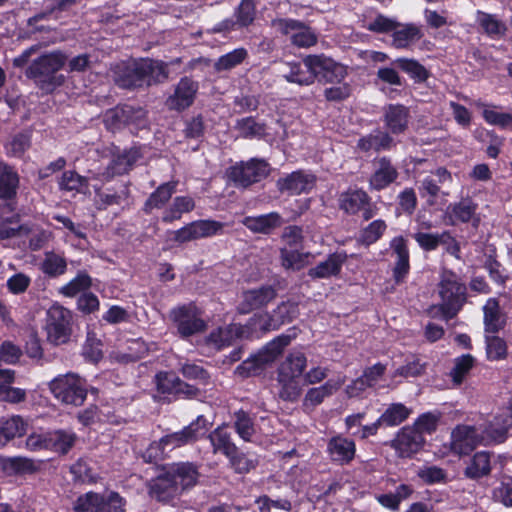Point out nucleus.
<instances>
[{
	"label": "nucleus",
	"mask_w": 512,
	"mask_h": 512,
	"mask_svg": "<svg viewBox=\"0 0 512 512\" xmlns=\"http://www.w3.org/2000/svg\"><path fill=\"white\" fill-rule=\"evenodd\" d=\"M420 28L414 24L400 25L394 30L392 44L395 48H407L422 38Z\"/></svg>",
	"instance_id": "nucleus-37"
},
{
	"label": "nucleus",
	"mask_w": 512,
	"mask_h": 512,
	"mask_svg": "<svg viewBox=\"0 0 512 512\" xmlns=\"http://www.w3.org/2000/svg\"><path fill=\"white\" fill-rule=\"evenodd\" d=\"M346 260L347 254L345 252L330 254L326 260L309 269L308 275L312 279H325L337 276L340 274L342 266Z\"/></svg>",
	"instance_id": "nucleus-29"
},
{
	"label": "nucleus",
	"mask_w": 512,
	"mask_h": 512,
	"mask_svg": "<svg viewBox=\"0 0 512 512\" xmlns=\"http://www.w3.org/2000/svg\"><path fill=\"white\" fill-rule=\"evenodd\" d=\"M477 20L485 32L491 36H500L506 29L505 25L491 14L479 12Z\"/></svg>",
	"instance_id": "nucleus-61"
},
{
	"label": "nucleus",
	"mask_w": 512,
	"mask_h": 512,
	"mask_svg": "<svg viewBox=\"0 0 512 512\" xmlns=\"http://www.w3.org/2000/svg\"><path fill=\"white\" fill-rule=\"evenodd\" d=\"M274 26L281 33L288 35L291 42L301 48H308L317 42L316 34L303 23L285 19L274 22Z\"/></svg>",
	"instance_id": "nucleus-16"
},
{
	"label": "nucleus",
	"mask_w": 512,
	"mask_h": 512,
	"mask_svg": "<svg viewBox=\"0 0 512 512\" xmlns=\"http://www.w3.org/2000/svg\"><path fill=\"white\" fill-rule=\"evenodd\" d=\"M247 56V51L244 48H237L233 51L221 56L215 63L214 67L217 71L230 70L240 63Z\"/></svg>",
	"instance_id": "nucleus-57"
},
{
	"label": "nucleus",
	"mask_w": 512,
	"mask_h": 512,
	"mask_svg": "<svg viewBox=\"0 0 512 512\" xmlns=\"http://www.w3.org/2000/svg\"><path fill=\"white\" fill-rule=\"evenodd\" d=\"M129 113H132L129 109V105L108 110L104 116L106 128L115 132L123 127H127V115L129 116Z\"/></svg>",
	"instance_id": "nucleus-48"
},
{
	"label": "nucleus",
	"mask_w": 512,
	"mask_h": 512,
	"mask_svg": "<svg viewBox=\"0 0 512 512\" xmlns=\"http://www.w3.org/2000/svg\"><path fill=\"white\" fill-rule=\"evenodd\" d=\"M276 297V291L272 286H263L244 291L239 304L240 313L246 314L254 309L267 305Z\"/></svg>",
	"instance_id": "nucleus-22"
},
{
	"label": "nucleus",
	"mask_w": 512,
	"mask_h": 512,
	"mask_svg": "<svg viewBox=\"0 0 512 512\" xmlns=\"http://www.w3.org/2000/svg\"><path fill=\"white\" fill-rule=\"evenodd\" d=\"M75 512H103L105 510V496L95 492L80 495L73 504Z\"/></svg>",
	"instance_id": "nucleus-40"
},
{
	"label": "nucleus",
	"mask_w": 512,
	"mask_h": 512,
	"mask_svg": "<svg viewBox=\"0 0 512 512\" xmlns=\"http://www.w3.org/2000/svg\"><path fill=\"white\" fill-rule=\"evenodd\" d=\"M385 123L393 134L405 131L408 123V111L401 105H390L385 112Z\"/></svg>",
	"instance_id": "nucleus-38"
},
{
	"label": "nucleus",
	"mask_w": 512,
	"mask_h": 512,
	"mask_svg": "<svg viewBox=\"0 0 512 512\" xmlns=\"http://www.w3.org/2000/svg\"><path fill=\"white\" fill-rule=\"evenodd\" d=\"M157 391L163 395H173L183 392L184 384L170 372H160L155 376Z\"/></svg>",
	"instance_id": "nucleus-44"
},
{
	"label": "nucleus",
	"mask_w": 512,
	"mask_h": 512,
	"mask_svg": "<svg viewBox=\"0 0 512 512\" xmlns=\"http://www.w3.org/2000/svg\"><path fill=\"white\" fill-rule=\"evenodd\" d=\"M310 253H303L295 249H289L288 247L281 248V263L286 269L300 270L310 262Z\"/></svg>",
	"instance_id": "nucleus-45"
},
{
	"label": "nucleus",
	"mask_w": 512,
	"mask_h": 512,
	"mask_svg": "<svg viewBox=\"0 0 512 512\" xmlns=\"http://www.w3.org/2000/svg\"><path fill=\"white\" fill-rule=\"evenodd\" d=\"M490 455L487 452L476 453L470 464L465 469V475L471 479H477L490 473Z\"/></svg>",
	"instance_id": "nucleus-46"
},
{
	"label": "nucleus",
	"mask_w": 512,
	"mask_h": 512,
	"mask_svg": "<svg viewBox=\"0 0 512 512\" xmlns=\"http://www.w3.org/2000/svg\"><path fill=\"white\" fill-rule=\"evenodd\" d=\"M475 106L483 109V118L490 125H495L504 128L512 123V115L509 113L498 112L495 109L490 108L481 102H476Z\"/></svg>",
	"instance_id": "nucleus-54"
},
{
	"label": "nucleus",
	"mask_w": 512,
	"mask_h": 512,
	"mask_svg": "<svg viewBox=\"0 0 512 512\" xmlns=\"http://www.w3.org/2000/svg\"><path fill=\"white\" fill-rule=\"evenodd\" d=\"M104 153L103 163L95 169L94 173L101 183L110 180L115 175L127 173L139 158L137 150L120 151L114 145L106 147Z\"/></svg>",
	"instance_id": "nucleus-5"
},
{
	"label": "nucleus",
	"mask_w": 512,
	"mask_h": 512,
	"mask_svg": "<svg viewBox=\"0 0 512 512\" xmlns=\"http://www.w3.org/2000/svg\"><path fill=\"white\" fill-rule=\"evenodd\" d=\"M27 430L28 422L19 415L0 418V449L11 440L24 436Z\"/></svg>",
	"instance_id": "nucleus-27"
},
{
	"label": "nucleus",
	"mask_w": 512,
	"mask_h": 512,
	"mask_svg": "<svg viewBox=\"0 0 512 512\" xmlns=\"http://www.w3.org/2000/svg\"><path fill=\"white\" fill-rule=\"evenodd\" d=\"M485 435V440L492 443H502L506 440L509 429L512 427V415L503 409L497 413L493 420L486 424H480Z\"/></svg>",
	"instance_id": "nucleus-19"
},
{
	"label": "nucleus",
	"mask_w": 512,
	"mask_h": 512,
	"mask_svg": "<svg viewBox=\"0 0 512 512\" xmlns=\"http://www.w3.org/2000/svg\"><path fill=\"white\" fill-rule=\"evenodd\" d=\"M209 440L213 447V452L222 453L227 458L236 453L237 447L231 440V434L226 427H218L209 434Z\"/></svg>",
	"instance_id": "nucleus-36"
},
{
	"label": "nucleus",
	"mask_w": 512,
	"mask_h": 512,
	"mask_svg": "<svg viewBox=\"0 0 512 512\" xmlns=\"http://www.w3.org/2000/svg\"><path fill=\"white\" fill-rule=\"evenodd\" d=\"M234 426L241 439L247 442L252 441L255 428L252 419L245 412L240 411L236 413Z\"/></svg>",
	"instance_id": "nucleus-60"
},
{
	"label": "nucleus",
	"mask_w": 512,
	"mask_h": 512,
	"mask_svg": "<svg viewBox=\"0 0 512 512\" xmlns=\"http://www.w3.org/2000/svg\"><path fill=\"white\" fill-rule=\"evenodd\" d=\"M346 377L338 375L326 381L323 385L310 388L303 399V406L306 409H313L320 405L325 398L333 395L345 383Z\"/></svg>",
	"instance_id": "nucleus-20"
},
{
	"label": "nucleus",
	"mask_w": 512,
	"mask_h": 512,
	"mask_svg": "<svg viewBox=\"0 0 512 512\" xmlns=\"http://www.w3.org/2000/svg\"><path fill=\"white\" fill-rule=\"evenodd\" d=\"M67 268L66 260L53 252H48L42 263V270L45 274L56 277L65 273Z\"/></svg>",
	"instance_id": "nucleus-53"
},
{
	"label": "nucleus",
	"mask_w": 512,
	"mask_h": 512,
	"mask_svg": "<svg viewBox=\"0 0 512 512\" xmlns=\"http://www.w3.org/2000/svg\"><path fill=\"white\" fill-rule=\"evenodd\" d=\"M281 326V321L276 320L274 313H259L255 314L250 320L248 325L244 327L251 331V337L258 332H266L276 330Z\"/></svg>",
	"instance_id": "nucleus-43"
},
{
	"label": "nucleus",
	"mask_w": 512,
	"mask_h": 512,
	"mask_svg": "<svg viewBox=\"0 0 512 512\" xmlns=\"http://www.w3.org/2000/svg\"><path fill=\"white\" fill-rule=\"evenodd\" d=\"M340 207L346 213L356 214L369 203V197L363 190H350L340 196Z\"/></svg>",
	"instance_id": "nucleus-39"
},
{
	"label": "nucleus",
	"mask_w": 512,
	"mask_h": 512,
	"mask_svg": "<svg viewBox=\"0 0 512 512\" xmlns=\"http://www.w3.org/2000/svg\"><path fill=\"white\" fill-rule=\"evenodd\" d=\"M418 478L427 485L445 484L448 480L447 473L438 466H423L417 471Z\"/></svg>",
	"instance_id": "nucleus-52"
},
{
	"label": "nucleus",
	"mask_w": 512,
	"mask_h": 512,
	"mask_svg": "<svg viewBox=\"0 0 512 512\" xmlns=\"http://www.w3.org/2000/svg\"><path fill=\"white\" fill-rule=\"evenodd\" d=\"M486 353L489 360L498 361L507 356V344L498 336L486 337Z\"/></svg>",
	"instance_id": "nucleus-58"
},
{
	"label": "nucleus",
	"mask_w": 512,
	"mask_h": 512,
	"mask_svg": "<svg viewBox=\"0 0 512 512\" xmlns=\"http://www.w3.org/2000/svg\"><path fill=\"white\" fill-rule=\"evenodd\" d=\"M65 63L66 56L60 51L42 54L30 63L26 76L34 79L42 90L51 92L64 82V76L57 72Z\"/></svg>",
	"instance_id": "nucleus-2"
},
{
	"label": "nucleus",
	"mask_w": 512,
	"mask_h": 512,
	"mask_svg": "<svg viewBox=\"0 0 512 512\" xmlns=\"http://www.w3.org/2000/svg\"><path fill=\"white\" fill-rule=\"evenodd\" d=\"M391 258H393L392 276L396 284L405 281L410 271V254L408 241L403 236H396L389 243Z\"/></svg>",
	"instance_id": "nucleus-14"
},
{
	"label": "nucleus",
	"mask_w": 512,
	"mask_h": 512,
	"mask_svg": "<svg viewBox=\"0 0 512 512\" xmlns=\"http://www.w3.org/2000/svg\"><path fill=\"white\" fill-rule=\"evenodd\" d=\"M169 317L183 338L201 333L207 327L200 311L193 305L176 307L170 311Z\"/></svg>",
	"instance_id": "nucleus-8"
},
{
	"label": "nucleus",
	"mask_w": 512,
	"mask_h": 512,
	"mask_svg": "<svg viewBox=\"0 0 512 512\" xmlns=\"http://www.w3.org/2000/svg\"><path fill=\"white\" fill-rule=\"evenodd\" d=\"M50 444V431L31 433L25 442L26 448L30 451L50 450Z\"/></svg>",
	"instance_id": "nucleus-64"
},
{
	"label": "nucleus",
	"mask_w": 512,
	"mask_h": 512,
	"mask_svg": "<svg viewBox=\"0 0 512 512\" xmlns=\"http://www.w3.org/2000/svg\"><path fill=\"white\" fill-rule=\"evenodd\" d=\"M251 331L246 329L240 324H231L224 328H218L213 331L208 337V344L212 345L216 349L226 347L236 339L250 338Z\"/></svg>",
	"instance_id": "nucleus-24"
},
{
	"label": "nucleus",
	"mask_w": 512,
	"mask_h": 512,
	"mask_svg": "<svg viewBox=\"0 0 512 512\" xmlns=\"http://www.w3.org/2000/svg\"><path fill=\"white\" fill-rule=\"evenodd\" d=\"M179 492L195 486L199 479V472L196 465L191 462L173 463L168 467Z\"/></svg>",
	"instance_id": "nucleus-25"
},
{
	"label": "nucleus",
	"mask_w": 512,
	"mask_h": 512,
	"mask_svg": "<svg viewBox=\"0 0 512 512\" xmlns=\"http://www.w3.org/2000/svg\"><path fill=\"white\" fill-rule=\"evenodd\" d=\"M197 90L196 82L187 77L182 78L176 86L174 94L168 98L167 105L171 109L184 110L193 103Z\"/></svg>",
	"instance_id": "nucleus-26"
},
{
	"label": "nucleus",
	"mask_w": 512,
	"mask_h": 512,
	"mask_svg": "<svg viewBox=\"0 0 512 512\" xmlns=\"http://www.w3.org/2000/svg\"><path fill=\"white\" fill-rule=\"evenodd\" d=\"M176 182H167L160 185L155 192H153L145 203L146 211L154 208H161L172 196L176 190Z\"/></svg>",
	"instance_id": "nucleus-47"
},
{
	"label": "nucleus",
	"mask_w": 512,
	"mask_h": 512,
	"mask_svg": "<svg viewBox=\"0 0 512 512\" xmlns=\"http://www.w3.org/2000/svg\"><path fill=\"white\" fill-rule=\"evenodd\" d=\"M94 170L89 171V175L83 177L74 171H66L63 173L59 182L60 188L68 191H76L79 193H90L89 182L99 181L98 177L94 175Z\"/></svg>",
	"instance_id": "nucleus-35"
},
{
	"label": "nucleus",
	"mask_w": 512,
	"mask_h": 512,
	"mask_svg": "<svg viewBox=\"0 0 512 512\" xmlns=\"http://www.w3.org/2000/svg\"><path fill=\"white\" fill-rule=\"evenodd\" d=\"M410 413L411 410L402 403H394L379 418L387 426H396L405 421Z\"/></svg>",
	"instance_id": "nucleus-49"
},
{
	"label": "nucleus",
	"mask_w": 512,
	"mask_h": 512,
	"mask_svg": "<svg viewBox=\"0 0 512 512\" xmlns=\"http://www.w3.org/2000/svg\"><path fill=\"white\" fill-rule=\"evenodd\" d=\"M438 295L441 299L439 305L430 309V314H441L445 320L453 318L466 302V285L458 275L451 270H443L437 285Z\"/></svg>",
	"instance_id": "nucleus-1"
},
{
	"label": "nucleus",
	"mask_w": 512,
	"mask_h": 512,
	"mask_svg": "<svg viewBox=\"0 0 512 512\" xmlns=\"http://www.w3.org/2000/svg\"><path fill=\"white\" fill-rule=\"evenodd\" d=\"M166 78V65L163 62L140 59L130 62L123 74L118 76L117 82L123 88H132L161 82Z\"/></svg>",
	"instance_id": "nucleus-3"
},
{
	"label": "nucleus",
	"mask_w": 512,
	"mask_h": 512,
	"mask_svg": "<svg viewBox=\"0 0 512 512\" xmlns=\"http://www.w3.org/2000/svg\"><path fill=\"white\" fill-rule=\"evenodd\" d=\"M478 445H489L480 425H459L451 433V449L459 455L468 454Z\"/></svg>",
	"instance_id": "nucleus-10"
},
{
	"label": "nucleus",
	"mask_w": 512,
	"mask_h": 512,
	"mask_svg": "<svg viewBox=\"0 0 512 512\" xmlns=\"http://www.w3.org/2000/svg\"><path fill=\"white\" fill-rule=\"evenodd\" d=\"M327 453L333 462L341 465L348 464L355 456L356 445L353 440L336 435L328 441Z\"/></svg>",
	"instance_id": "nucleus-23"
},
{
	"label": "nucleus",
	"mask_w": 512,
	"mask_h": 512,
	"mask_svg": "<svg viewBox=\"0 0 512 512\" xmlns=\"http://www.w3.org/2000/svg\"><path fill=\"white\" fill-rule=\"evenodd\" d=\"M195 207L194 200L189 196L174 198L170 207L164 212L162 220L170 223L182 217V214L192 211Z\"/></svg>",
	"instance_id": "nucleus-42"
},
{
	"label": "nucleus",
	"mask_w": 512,
	"mask_h": 512,
	"mask_svg": "<svg viewBox=\"0 0 512 512\" xmlns=\"http://www.w3.org/2000/svg\"><path fill=\"white\" fill-rule=\"evenodd\" d=\"M476 210V203L470 198H463L459 202L449 204L445 210L444 217L450 225L472 222L473 226L477 227L480 223V217Z\"/></svg>",
	"instance_id": "nucleus-17"
},
{
	"label": "nucleus",
	"mask_w": 512,
	"mask_h": 512,
	"mask_svg": "<svg viewBox=\"0 0 512 512\" xmlns=\"http://www.w3.org/2000/svg\"><path fill=\"white\" fill-rule=\"evenodd\" d=\"M225 224L215 220H198L173 232L176 242L184 243L201 238L222 234Z\"/></svg>",
	"instance_id": "nucleus-11"
},
{
	"label": "nucleus",
	"mask_w": 512,
	"mask_h": 512,
	"mask_svg": "<svg viewBox=\"0 0 512 512\" xmlns=\"http://www.w3.org/2000/svg\"><path fill=\"white\" fill-rule=\"evenodd\" d=\"M289 343V336H279L275 338L257 354L243 361L236 368V373L243 377L259 374L267 365L276 360Z\"/></svg>",
	"instance_id": "nucleus-6"
},
{
	"label": "nucleus",
	"mask_w": 512,
	"mask_h": 512,
	"mask_svg": "<svg viewBox=\"0 0 512 512\" xmlns=\"http://www.w3.org/2000/svg\"><path fill=\"white\" fill-rule=\"evenodd\" d=\"M207 420L203 416H198L197 419L184 427L181 431L165 435L163 438L169 452L172 450L191 444L207 432Z\"/></svg>",
	"instance_id": "nucleus-13"
},
{
	"label": "nucleus",
	"mask_w": 512,
	"mask_h": 512,
	"mask_svg": "<svg viewBox=\"0 0 512 512\" xmlns=\"http://www.w3.org/2000/svg\"><path fill=\"white\" fill-rule=\"evenodd\" d=\"M276 74L289 83L298 85H311L313 83V74L305 68L304 63L296 61H283L276 64Z\"/></svg>",
	"instance_id": "nucleus-21"
},
{
	"label": "nucleus",
	"mask_w": 512,
	"mask_h": 512,
	"mask_svg": "<svg viewBox=\"0 0 512 512\" xmlns=\"http://www.w3.org/2000/svg\"><path fill=\"white\" fill-rule=\"evenodd\" d=\"M425 438L412 426H405L398 431L392 441V447L400 457L409 458L424 446Z\"/></svg>",
	"instance_id": "nucleus-15"
},
{
	"label": "nucleus",
	"mask_w": 512,
	"mask_h": 512,
	"mask_svg": "<svg viewBox=\"0 0 512 512\" xmlns=\"http://www.w3.org/2000/svg\"><path fill=\"white\" fill-rule=\"evenodd\" d=\"M307 366V358L301 352L290 353L278 369V379H298Z\"/></svg>",
	"instance_id": "nucleus-32"
},
{
	"label": "nucleus",
	"mask_w": 512,
	"mask_h": 512,
	"mask_svg": "<svg viewBox=\"0 0 512 512\" xmlns=\"http://www.w3.org/2000/svg\"><path fill=\"white\" fill-rule=\"evenodd\" d=\"M91 286V278L86 273H79L70 282L61 288V293L68 297H73L79 292Z\"/></svg>",
	"instance_id": "nucleus-62"
},
{
	"label": "nucleus",
	"mask_w": 512,
	"mask_h": 512,
	"mask_svg": "<svg viewBox=\"0 0 512 512\" xmlns=\"http://www.w3.org/2000/svg\"><path fill=\"white\" fill-rule=\"evenodd\" d=\"M315 183V175L299 170L278 179L277 186L281 192L299 195L309 193L314 188Z\"/></svg>",
	"instance_id": "nucleus-18"
},
{
	"label": "nucleus",
	"mask_w": 512,
	"mask_h": 512,
	"mask_svg": "<svg viewBox=\"0 0 512 512\" xmlns=\"http://www.w3.org/2000/svg\"><path fill=\"white\" fill-rule=\"evenodd\" d=\"M399 23L390 17L384 16L382 14L377 15L375 18L366 22L364 27L375 33H389L398 28Z\"/></svg>",
	"instance_id": "nucleus-59"
},
{
	"label": "nucleus",
	"mask_w": 512,
	"mask_h": 512,
	"mask_svg": "<svg viewBox=\"0 0 512 512\" xmlns=\"http://www.w3.org/2000/svg\"><path fill=\"white\" fill-rule=\"evenodd\" d=\"M483 322L486 333H496L504 328L506 316L496 298H489L483 308Z\"/></svg>",
	"instance_id": "nucleus-31"
},
{
	"label": "nucleus",
	"mask_w": 512,
	"mask_h": 512,
	"mask_svg": "<svg viewBox=\"0 0 512 512\" xmlns=\"http://www.w3.org/2000/svg\"><path fill=\"white\" fill-rule=\"evenodd\" d=\"M71 312L59 304L52 305L46 315L47 340L55 345L66 343L71 336Z\"/></svg>",
	"instance_id": "nucleus-7"
},
{
	"label": "nucleus",
	"mask_w": 512,
	"mask_h": 512,
	"mask_svg": "<svg viewBox=\"0 0 512 512\" xmlns=\"http://www.w3.org/2000/svg\"><path fill=\"white\" fill-rule=\"evenodd\" d=\"M284 223L283 218L277 212H271L259 216H248L242 220V224L254 233L269 234Z\"/></svg>",
	"instance_id": "nucleus-30"
},
{
	"label": "nucleus",
	"mask_w": 512,
	"mask_h": 512,
	"mask_svg": "<svg viewBox=\"0 0 512 512\" xmlns=\"http://www.w3.org/2000/svg\"><path fill=\"white\" fill-rule=\"evenodd\" d=\"M398 176L397 170L386 158H381L377 162L376 169L370 178V186L375 190L386 188L396 180Z\"/></svg>",
	"instance_id": "nucleus-34"
},
{
	"label": "nucleus",
	"mask_w": 512,
	"mask_h": 512,
	"mask_svg": "<svg viewBox=\"0 0 512 512\" xmlns=\"http://www.w3.org/2000/svg\"><path fill=\"white\" fill-rule=\"evenodd\" d=\"M440 418L441 413L439 412H426L415 420L412 427L417 429L422 436L423 434H432L436 431Z\"/></svg>",
	"instance_id": "nucleus-55"
},
{
	"label": "nucleus",
	"mask_w": 512,
	"mask_h": 512,
	"mask_svg": "<svg viewBox=\"0 0 512 512\" xmlns=\"http://www.w3.org/2000/svg\"><path fill=\"white\" fill-rule=\"evenodd\" d=\"M386 224L383 220H375L370 223L361 233L360 240L366 245L375 243L386 230Z\"/></svg>",
	"instance_id": "nucleus-63"
},
{
	"label": "nucleus",
	"mask_w": 512,
	"mask_h": 512,
	"mask_svg": "<svg viewBox=\"0 0 512 512\" xmlns=\"http://www.w3.org/2000/svg\"><path fill=\"white\" fill-rule=\"evenodd\" d=\"M269 173V166L264 160L252 159L246 163L235 165L228 171V177L237 185L246 187L258 182Z\"/></svg>",
	"instance_id": "nucleus-12"
},
{
	"label": "nucleus",
	"mask_w": 512,
	"mask_h": 512,
	"mask_svg": "<svg viewBox=\"0 0 512 512\" xmlns=\"http://www.w3.org/2000/svg\"><path fill=\"white\" fill-rule=\"evenodd\" d=\"M394 63L416 81H424L428 76L427 70L414 59L398 58Z\"/></svg>",
	"instance_id": "nucleus-56"
},
{
	"label": "nucleus",
	"mask_w": 512,
	"mask_h": 512,
	"mask_svg": "<svg viewBox=\"0 0 512 512\" xmlns=\"http://www.w3.org/2000/svg\"><path fill=\"white\" fill-rule=\"evenodd\" d=\"M18 184L17 173L7 165H0V198L10 199L15 196Z\"/></svg>",
	"instance_id": "nucleus-41"
},
{
	"label": "nucleus",
	"mask_w": 512,
	"mask_h": 512,
	"mask_svg": "<svg viewBox=\"0 0 512 512\" xmlns=\"http://www.w3.org/2000/svg\"><path fill=\"white\" fill-rule=\"evenodd\" d=\"M50 450L58 453H67L75 443L76 435L70 431H50Z\"/></svg>",
	"instance_id": "nucleus-50"
},
{
	"label": "nucleus",
	"mask_w": 512,
	"mask_h": 512,
	"mask_svg": "<svg viewBox=\"0 0 512 512\" xmlns=\"http://www.w3.org/2000/svg\"><path fill=\"white\" fill-rule=\"evenodd\" d=\"M255 18V3L253 0H242L237 11L236 21L226 19L221 23L217 24L214 28V32H226L236 28V26L245 27L250 25Z\"/></svg>",
	"instance_id": "nucleus-28"
},
{
	"label": "nucleus",
	"mask_w": 512,
	"mask_h": 512,
	"mask_svg": "<svg viewBox=\"0 0 512 512\" xmlns=\"http://www.w3.org/2000/svg\"><path fill=\"white\" fill-rule=\"evenodd\" d=\"M473 365L474 358L469 354L462 355L455 359L454 367L450 371V376L455 386H459L464 381Z\"/></svg>",
	"instance_id": "nucleus-51"
},
{
	"label": "nucleus",
	"mask_w": 512,
	"mask_h": 512,
	"mask_svg": "<svg viewBox=\"0 0 512 512\" xmlns=\"http://www.w3.org/2000/svg\"><path fill=\"white\" fill-rule=\"evenodd\" d=\"M305 68L313 74L315 79L325 82H340L346 76V69L343 65L335 62L325 55H309L303 60Z\"/></svg>",
	"instance_id": "nucleus-9"
},
{
	"label": "nucleus",
	"mask_w": 512,
	"mask_h": 512,
	"mask_svg": "<svg viewBox=\"0 0 512 512\" xmlns=\"http://www.w3.org/2000/svg\"><path fill=\"white\" fill-rule=\"evenodd\" d=\"M149 493L152 497L166 501L179 493L178 486L175 484L170 472L153 479L149 484Z\"/></svg>",
	"instance_id": "nucleus-33"
},
{
	"label": "nucleus",
	"mask_w": 512,
	"mask_h": 512,
	"mask_svg": "<svg viewBox=\"0 0 512 512\" xmlns=\"http://www.w3.org/2000/svg\"><path fill=\"white\" fill-rule=\"evenodd\" d=\"M49 389L57 400L67 405L80 406L87 397L86 381L71 372L52 379Z\"/></svg>",
	"instance_id": "nucleus-4"
}]
</instances>
